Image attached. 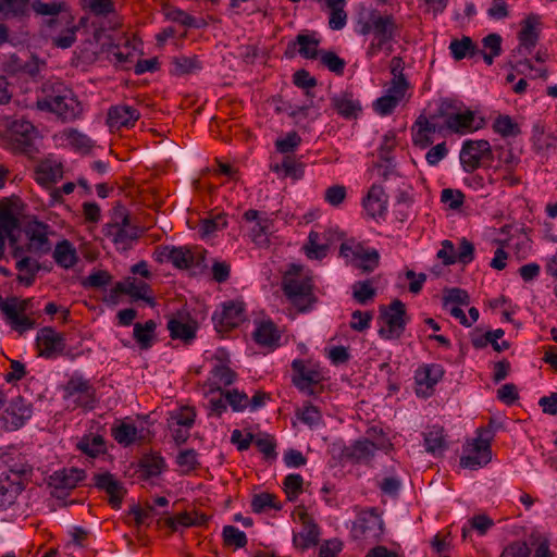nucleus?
I'll return each instance as SVG.
<instances>
[{
    "label": "nucleus",
    "mask_w": 557,
    "mask_h": 557,
    "mask_svg": "<svg viewBox=\"0 0 557 557\" xmlns=\"http://www.w3.org/2000/svg\"><path fill=\"white\" fill-rule=\"evenodd\" d=\"M45 96L37 101L40 110L55 114L63 122H73L81 117L83 106L72 89L61 82H48L44 85Z\"/></svg>",
    "instance_id": "nucleus-1"
},
{
    "label": "nucleus",
    "mask_w": 557,
    "mask_h": 557,
    "mask_svg": "<svg viewBox=\"0 0 557 557\" xmlns=\"http://www.w3.org/2000/svg\"><path fill=\"white\" fill-rule=\"evenodd\" d=\"M282 289L288 301L299 311L312 309L317 302L313 284L308 275L301 273V268L292 265L282 280Z\"/></svg>",
    "instance_id": "nucleus-2"
},
{
    "label": "nucleus",
    "mask_w": 557,
    "mask_h": 557,
    "mask_svg": "<svg viewBox=\"0 0 557 557\" xmlns=\"http://www.w3.org/2000/svg\"><path fill=\"white\" fill-rule=\"evenodd\" d=\"M392 444L381 429L371 428L366 436L345 448V457L357 463H369L376 450H385Z\"/></svg>",
    "instance_id": "nucleus-3"
},
{
    "label": "nucleus",
    "mask_w": 557,
    "mask_h": 557,
    "mask_svg": "<svg viewBox=\"0 0 557 557\" xmlns=\"http://www.w3.org/2000/svg\"><path fill=\"white\" fill-rule=\"evenodd\" d=\"M438 115L443 117L446 129L455 133H467L478 129L475 116L471 110H461L453 100H442L438 104Z\"/></svg>",
    "instance_id": "nucleus-4"
},
{
    "label": "nucleus",
    "mask_w": 557,
    "mask_h": 557,
    "mask_svg": "<svg viewBox=\"0 0 557 557\" xmlns=\"http://www.w3.org/2000/svg\"><path fill=\"white\" fill-rule=\"evenodd\" d=\"M491 440L490 431L480 429L478 437L467 444L466 454L460 458V466L471 470L486 466L492 459Z\"/></svg>",
    "instance_id": "nucleus-5"
},
{
    "label": "nucleus",
    "mask_w": 557,
    "mask_h": 557,
    "mask_svg": "<svg viewBox=\"0 0 557 557\" xmlns=\"http://www.w3.org/2000/svg\"><path fill=\"white\" fill-rule=\"evenodd\" d=\"M46 26L48 36L55 47L67 49L75 42L78 26L74 24V20L70 14H62L57 18H50L47 21Z\"/></svg>",
    "instance_id": "nucleus-6"
},
{
    "label": "nucleus",
    "mask_w": 557,
    "mask_h": 557,
    "mask_svg": "<svg viewBox=\"0 0 557 557\" xmlns=\"http://www.w3.org/2000/svg\"><path fill=\"white\" fill-rule=\"evenodd\" d=\"M294 370L293 383L294 385L307 395H313L319 388L323 375L318 366L307 364L306 361L296 359L292 363Z\"/></svg>",
    "instance_id": "nucleus-7"
},
{
    "label": "nucleus",
    "mask_w": 557,
    "mask_h": 557,
    "mask_svg": "<svg viewBox=\"0 0 557 557\" xmlns=\"http://www.w3.org/2000/svg\"><path fill=\"white\" fill-rule=\"evenodd\" d=\"M444 129H446V125L443 117L438 115V109L430 117L420 115L412 127L413 143L421 148H426L433 143L432 136Z\"/></svg>",
    "instance_id": "nucleus-8"
},
{
    "label": "nucleus",
    "mask_w": 557,
    "mask_h": 557,
    "mask_svg": "<svg viewBox=\"0 0 557 557\" xmlns=\"http://www.w3.org/2000/svg\"><path fill=\"white\" fill-rule=\"evenodd\" d=\"M64 397L77 407L94 408L96 391L88 380L82 376L71 377L64 387Z\"/></svg>",
    "instance_id": "nucleus-9"
},
{
    "label": "nucleus",
    "mask_w": 557,
    "mask_h": 557,
    "mask_svg": "<svg viewBox=\"0 0 557 557\" xmlns=\"http://www.w3.org/2000/svg\"><path fill=\"white\" fill-rule=\"evenodd\" d=\"M9 138L16 149L28 152L38 137L37 128L27 120L21 117L12 121L8 128Z\"/></svg>",
    "instance_id": "nucleus-10"
},
{
    "label": "nucleus",
    "mask_w": 557,
    "mask_h": 557,
    "mask_svg": "<svg viewBox=\"0 0 557 557\" xmlns=\"http://www.w3.org/2000/svg\"><path fill=\"white\" fill-rule=\"evenodd\" d=\"M117 289L123 290L124 297L128 296L132 301L143 302L150 309L159 310V305L156 302L151 288L147 283L128 276L117 282Z\"/></svg>",
    "instance_id": "nucleus-11"
},
{
    "label": "nucleus",
    "mask_w": 557,
    "mask_h": 557,
    "mask_svg": "<svg viewBox=\"0 0 557 557\" xmlns=\"http://www.w3.org/2000/svg\"><path fill=\"white\" fill-rule=\"evenodd\" d=\"M52 233L49 225L34 220L25 227V234L28 238L27 251L38 256L48 253L51 250V243L48 235Z\"/></svg>",
    "instance_id": "nucleus-12"
},
{
    "label": "nucleus",
    "mask_w": 557,
    "mask_h": 557,
    "mask_svg": "<svg viewBox=\"0 0 557 557\" xmlns=\"http://www.w3.org/2000/svg\"><path fill=\"white\" fill-rule=\"evenodd\" d=\"M119 221L109 225V234L113 237L114 244L119 249L126 250L139 237V230L129 222V216L121 212Z\"/></svg>",
    "instance_id": "nucleus-13"
},
{
    "label": "nucleus",
    "mask_w": 557,
    "mask_h": 557,
    "mask_svg": "<svg viewBox=\"0 0 557 557\" xmlns=\"http://www.w3.org/2000/svg\"><path fill=\"white\" fill-rule=\"evenodd\" d=\"M32 417V407L22 397L12 399L2 414L3 429L16 431Z\"/></svg>",
    "instance_id": "nucleus-14"
},
{
    "label": "nucleus",
    "mask_w": 557,
    "mask_h": 557,
    "mask_svg": "<svg viewBox=\"0 0 557 557\" xmlns=\"http://www.w3.org/2000/svg\"><path fill=\"white\" fill-rule=\"evenodd\" d=\"M382 520L373 511L362 512L357 520L354 522L351 528V534L354 539H364L375 541L382 532Z\"/></svg>",
    "instance_id": "nucleus-15"
},
{
    "label": "nucleus",
    "mask_w": 557,
    "mask_h": 557,
    "mask_svg": "<svg viewBox=\"0 0 557 557\" xmlns=\"http://www.w3.org/2000/svg\"><path fill=\"white\" fill-rule=\"evenodd\" d=\"M21 223L17 216L9 207L0 206V234L9 239L10 246L13 248V257L17 258L24 251L17 245L20 236Z\"/></svg>",
    "instance_id": "nucleus-16"
},
{
    "label": "nucleus",
    "mask_w": 557,
    "mask_h": 557,
    "mask_svg": "<svg viewBox=\"0 0 557 557\" xmlns=\"http://www.w3.org/2000/svg\"><path fill=\"white\" fill-rule=\"evenodd\" d=\"M491 153L492 149L487 140H469L462 146L460 161L465 171L472 172L479 168L481 160Z\"/></svg>",
    "instance_id": "nucleus-17"
},
{
    "label": "nucleus",
    "mask_w": 557,
    "mask_h": 557,
    "mask_svg": "<svg viewBox=\"0 0 557 557\" xmlns=\"http://www.w3.org/2000/svg\"><path fill=\"white\" fill-rule=\"evenodd\" d=\"M156 259L161 263H172L177 269H188L195 263V255L188 247H159L156 251Z\"/></svg>",
    "instance_id": "nucleus-18"
},
{
    "label": "nucleus",
    "mask_w": 557,
    "mask_h": 557,
    "mask_svg": "<svg viewBox=\"0 0 557 557\" xmlns=\"http://www.w3.org/2000/svg\"><path fill=\"white\" fill-rule=\"evenodd\" d=\"M404 61L400 57H394L389 63L392 79L389 81L386 94L404 100L410 88V83L404 75Z\"/></svg>",
    "instance_id": "nucleus-19"
},
{
    "label": "nucleus",
    "mask_w": 557,
    "mask_h": 557,
    "mask_svg": "<svg viewBox=\"0 0 557 557\" xmlns=\"http://www.w3.org/2000/svg\"><path fill=\"white\" fill-rule=\"evenodd\" d=\"M37 345L40 355L47 358L54 357L65 347L64 337L50 326L42 327L37 335Z\"/></svg>",
    "instance_id": "nucleus-20"
},
{
    "label": "nucleus",
    "mask_w": 557,
    "mask_h": 557,
    "mask_svg": "<svg viewBox=\"0 0 557 557\" xmlns=\"http://www.w3.org/2000/svg\"><path fill=\"white\" fill-rule=\"evenodd\" d=\"M168 329L172 339L190 344L196 337L198 324L189 315H177L168 322Z\"/></svg>",
    "instance_id": "nucleus-21"
},
{
    "label": "nucleus",
    "mask_w": 557,
    "mask_h": 557,
    "mask_svg": "<svg viewBox=\"0 0 557 557\" xmlns=\"http://www.w3.org/2000/svg\"><path fill=\"white\" fill-rule=\"evenodd\" d=\"M94 481L98 488L103 490L109 495V504L113 508H120L126 492L122 483L109 472L95 474Z\"/></svg>",
    "instance_id": "nucleus-22"
},
{
    "label": "nucleus",
    "mask_w": 557,
    "mask_h": 557,
    "mask_svg": "<svg viewBox=\"0 0 557 557\" xmlns=\"http://www.w3.org/2000/svg\"><path fill=\"white\" fill-rule=\"evenodd\" d=\"M331 106L344 119H356L361 112L358 99L350 90L341 91L331 97Z\"/></svg>",
    "instance_id": "nucleus-23"
},
{
    "label": "nucleus",
    "mask_w": 557,
    "mask_h": 557,
    "mask_svg": "<svg viewBox=\"0 0 557 557\" xmlns=\"http://www.w3.org/2000/svg\"><path fill=\"white\" fill-rule=\"evenodd\" d=\"M139 116V112L135 108L125 104H119L109 109L107 124L111 129L129 127L135 124Z\"/></svg>",
    "instance_id": "nucleus-24"
},
{
    "label": "nucleus",
    "mask_w": 557,
    "mask_h": 557,
    "mask_svg": "<svg viewBox=\"0 0 557 557\" xmlns=\"http://www.w3.org/2000/svg\"><path fill=\"white\" fill-rule=\"evenodd\" d=\"M470 305V296L467 290L453 287L445 288L442 295L443 309L449 313H465V308Z\"/></svg>",
    "instance_id": "nucleus-25"
},
{
    "label": "nucleus",
    "mask_w": 557,
    "mask_h": 557,
    "mask_svg": "<svg viewBox=\"0 0 557 557\" xmlns=\"http://www.w3.org/2000/svg\"><path fill=\"white\" fill-rule=\"evenodd\" d=\"M299 519L302 524V531L294 536L295 545L302 549L317 545L320 536L318 525L313 522V519L305 511L299 513Z\"/></svg>",
    "instance_id": "nucleus-26"
},
{
    "label": "nucleus",
    "mask_w": 557,
    "mask_h": 557,
    "mask_svg": "<svg viewBox=\"0 0 557 557\" xmlns=\"http://www.w3.org/2000/svg\"><path fill=\"white\" fill-rule=\"evenodd\" d=\"M24 488L23 480L12 479L3 472L0 475V507L12 505Z\"/></svg>",
    "instance_id": "nucleus-27"
},
{
    "label": "nucleus",
    "mask_w": 557,
    "mask_h": 557,
    "mask_svg": "<svg viewBox=\"0 0 557 557\" xmlns=\"http://www.w3.org/2000/svg\"><path fill=\"white\" fill-rule=\"evenodd\" d=\"M406 323L405 315H379V334L385 339L398 338L403 334Z\"/></svg>",
    "instance_id": "nucleus-28"
},
{
    "label": "nucleus",
    "mask_w": 557,
    "mask_h": 557,
    "mask_svg": "<svg viewBox=\"0 0 557 557\" xmlns=\"http://www.w3.org/2000/svg\"><path fill=\"white\" fill-rule=\"evenodd\" d=\"M540 25V16L536 14H529L522 22V28L518 35L520 46L531 50L536 46L539 40L537 26Z\"/></svg>",
    "instance_id": "nucleus-29"
},
{
    "label": "nucleus",
    "mask_w": 557,
    "mask_h": 557,
    "mask_svg": "<svg viewBox=\"0 0 557 557\" xmlns=\"http://www.w3.org/2000/svg\"><path fill=\"white\" fill-rule=\"evenodd\" d=\"M386 201L383 188L379 185H373L363 200V207L370 216L375 218L385 212Z\"/></svg>",
    "instance_id": "nucleus-30"
},
{
    "label": "nucleus",
    "mask_w": 557,
    "mask_h": 557,
    "mask_svg": "<svg viewBox=\"0 0 557 557\" xmlns=\"http://www.w3.org/2000/svg\"><path fill=\"white\" fill-rule=\"evenodd\" d=\"M85 478L83 470L71 468L57 471L51 475V485L57 490H72Z\"/></svg>",
    "instance_id": "nucleus-31"
},
{
    "label": "nucleus",
    "mask_w": 557,
    "mask_h": 557,
    "mask_svg": "<svg viewBox=\"0 0 557 557\" xmlns=\"http://www.w3.org/2000/svg\"><path fill=\"white\" fill-rule=\"evenodd\" d=\"M38 306L39 301H35L34 298L18 299L11 297L2 299L0 297V310L2 313H26L27 311L35 313L40 310Z\"/></svg>",
    "instance_id": "nucleus-32"
},
{
    "label": "nucleus",
    "mask_w": 557,
    "mask_h": 557,
    "mask_svg": "<svg viewBox=\"0 0 557 557\" xmlns=\"http://www.w3.org/2000/svg\"><path fill=\"white\" fill-rule=\"evenodd\" d=\"M425 450L434 456L442 455L447 449L444 429L438 425L429 428L424 433Z\"/></svg>",
    "instance_id": "nucleus-33"
},
{
    "label": "nucleus",
    "mask_w": 557,
    "mask_h": 557,
    "mask_svg": "<svg viewBox=\"0 0 557 557\" xmlns=\"http://www.w3.org/2000/svg\"><path fill=\"white\" fill-rule=\"evenodd\" d=\"M53 259L61 268L71 269L77 263L78 256L73 244L63 239L54 247Z\"/></svg>",
    "instance_id": "nucleus-34"
},
{
    "label": "nucleus",
    "mask_w": 557,
    "mask_h": 557,
    "mask_svg": "<svg viewBox=\"0 0 557 557\" xmlns=\"http://www.w3.org/2000/svg\"><path fill=\"white\" fill-rule=\"evenodd\" d=\"M494 158L497 160L495 172L497 170L515 171L520 164V156L510 145L496 146L494 148Z\"/></svg>",
    "instance_id": "nucleus-35"
},
{
    "label": "nucleus",
    "mask_w": 557,
    "mask_h": 557,
    "mask_svg": "<svg viewBox=\"0 0 557 557\" xmlns=\"http://www.w3.org/2000/svg\"><path fill=\"white\" fill-rule=\"evenodd\" d=\"M253 337L262 346H274L281 338V331L271 320H263L258 324Z\"/></svg>",
    "instance_id": "nucleus-36"
},
{
    "label": "nucleus",
    "mask_w": 557,
    "mask_h": 557,
    "mask_svg": "<svg viewBox=\"0 0 557 557\" xmlns=\"http://www.w3.org/2000/svg\"><path fill=\"white\" fill-rule=\"evenodd\" d=\"M305 248L310 259H321L325 257L329 249V234L311 231Z\"/></svg>",
    "instance_id": "nucleus-37"
},
{
    "label": "nucleus",
    "mask_w": 557,
    "mask_h": 557,
    "mask_svg": "<svg viewBox=\"0 0 557 557\" xmlns=\"http://www.w3.org/2000/svg\"><path fill=\"white\" fill-rule=\"evenodd\" d=\"M374 29L373 35L376 38L393 40L397 32V25L392 15H382L377 11L373 14Z\"/></svg>",
    "instance_id": "nucleus-38"
},
{
    "label": "nucleus",
    "mask_w": 557,
    "mask_h": 557,
    "mask_svg": "<svg viewBox=\"0 0 557 557\" xmlns=\"http://www.w3.org/2000/svg\"><path fill=\"white\" fill-rule=\"evenodd\" d=\"M379 261L380 255L377 250H367L363 247L362 249L357 250L355 258L349 260L354 268L359 269L364 273L374 271L379 265Z\"/></svg>",
    "instance_id": "nucleus-39"
},
{
    "label": "nucleus",
    "mask_w": 557,
    "mask_h": 557,
    "mask_svg": "<svg viewBox=\"0 0 557 557\" xmlns=\"http://www.w3.org/2000/svg\"><path fill=\"white\" fill-rule=\"evenodd\" d=\"M157 324L153 320H148L144 324L135 323L133 335L141 349H148L156 341Z\"/></svg>",
    "instance_id": "nucleus-40"
},
{
    "label": "nucleus",
    "mask_w": 557,
    "mask_h": 557,
    "mask_svg": "<svg viewBox=\"0 0 557 557\" xmlns=\"http://www.w3.org/2000/svg\"><path fill=\"white\" fill-rule=\"evenodd\" d=\"M325 3L330 10V28L334 30L344 28L347 23V13L344 10L346 0H325Z\"/></svg>",
    "instance_id": "nucleus-41"
},
{
    "label": "nucleus",
    "mask_w": 557,
    "mask_h": 557,
    "mask_svg": "<svg viewBox=\"0 0 557 557\" xmlns=\"http://www.w3.org/2000/svg\"><path fill=\"white\" fill-rule=\"evenodd\" d=\"M444 375V369L440 364H426L421 367L416 373L418 385H425L432 388Z\"/></svg>",
    "instance_id": "nucleus-42"
},
{
    "label": "nucleus",
    "mask_w": 557,
    "mask_h": 557,
    "mask_svg": "<svg viewBox=\"0 0 557 557\" xmlns=\"http://www.w3.org/2000/svg\"><path fill=\"white\" fill-rule=\"evenodd\" d=\"M62 137L75 150L87 153L94 147V141L85 134L78 132L76 128H67L62 132Z\"/></svg>",
    "instance_id": "nucleus-43"
},
{
    "label": "nucleus",
    "mask_w": 557,
    "mask_h": 557,
    "mask_svg": "<svg viewBox=\"0 0 557 557\" xmlns=\"http://www.w3.org/2000/svg\"><path fill=\"white\" fill-rule=\"evenodd\" d=\"M111 434L120 445L129 446L137 440L138 431L134 424L121 422L112 426Z\"/></svg>",
    "instance_id": "nucleus-44"
},
{
    "label": "nucleus",
    "mask_w": 557,
    "mask_h": 557,
    "mask_svg": "<svg viewBox=\"0 0 557 557\" xmlns=\"http://www.w3.org/2000/svg\"><path fill=\"white\" fill-rule=\"evenodd\" d=\"M16 268L21 272L18 275V281L26 286H29L34 283L35 275L40 267L38 262L32 258L23 257L16 262Z\"/></svg>",
    "instance_id": "nucleus-45"
},
{
    "label": "nucleus",
    "mask_w": 557,
    "mask_h": 557,
    "mask_svg": "<svg viewBox=\"0 0 557 557\" xmlns=\"http://www.w3.org/2000/svg\"><path fill=\"white\" fill-rule=\"evenodd\" d=\"M62 177V169L59 164L41 163L36 170V181L41 185L55 183Z\"/></svg>",
    "instance_id": "nucleus-46"
},
{
    "label": "nucleus",
    "mask_w": 557,
    "mask_h": 557,
    "mask_svg": "<svg viewBox=\"0 0 557 557\" xmlns=\"http://www.w3.org/2000/svg\"><path fill=\"white\" fill-rule=\"evenodd\" d=\"M77 448L84 454L95 457L99 454L104 453L106 444L101 435H89L84 436L78 443Z\"/></svg>",
    "instance_id": "nucleus-47"
},
{
    "label": "nucleus",
    "mask_w": 557,
    "mask_h": 557,
    "mask_svg": "<svg viewBox=\"0 0 557 557\" xmlns=\"http://www.w3.org/2000/svg\"><path fill=\"white\" fill-rule=\"evenodd\" d=\"M475 48V44L468 36H463L461 39H454L449 45L450 53L457 61L462 60L467 55L474 54Z\"/></svg>",
    "instance_id": "nucleus-48"
},
{
    "label": "nucleus",
    "mask_w": 557,
    "mask_h": 557,
    "mask_svg": "<svg viewBox=\"0 0 557 557\" xmlns=\"http://www.w3.org/2000/svg\"><path fill=\"white\" fill-rule=\"evenodd\" d=\"M201 69L200 62L196 57H176L172 61V74L181 76L190 74Z\"/></svg>",
    "instance_id": "nucleus-49"
},
{
    "label": "nucleus",
    "mask_w": 557,
    "mask_h": 557,
    "mask_svg": "<svg viewBox=\"0 0 557 557\" xmlns=\"http://www.w3.org/2000/svg\"><path fill=\"white\" fill-rule=\"evenodd\" d=\"M296 42L299 45V54L306 59H317L320 55L318 51L319 39L313 36L299 34L296 37Z\"/></svg>",
    "instance_id": "nucleus-50"
},
{
    "label": "nucleus",
    "mask_w": 557,
    "mask_h": 557,
    "mask_svg": "<svg viewBox=\"0 0 557 557\" xmlns=\"http://www.w3.org/2000/svg\"><path fill=\"white\" fill-rule=\"evenodd\" d=\"M215 331L222 336L228 334L244 322L243 315H212Z\"/></svg>",
    "instance_id": "nucleus-51"
},
{
    "label": "nucleus",
    "mask_w": 557,
    "mask_h": 557,
    "mask_svg": "<svg viewBox=\"0 0 557 557\" xmlns=\"http://www.w3.org/2000/svg\"><path fill=\"white\" fill-rule=\"evenodd\" d=\"M178 528L202 527L206 525L209 518L197 511H183L174 516Z\"/></svg>",
    "instance_id": "nucleus-52"
},
{
    "label": "nucleus",
    "mask_w": 557,
    "mask_h": 557,
    "mask_svg": "<svg viewBox=\"0 0 557 557\" xmlns=\"http://www.w3.org/2000/svg\"><path fill=\"white\" fill-rule=\"evenodd\" d=\"M196 412L190 407H182L181 409L171 412L169 422L176 424V426H184L190 429L195 422Z\"/></svg>",
    "instance_id": "nucleus-53"
},
{
    "label": "nucleus",
    "mask_w": 557,
    "mask_h": 557,
    "mask_svg": "<svg viewBox=\"0 0 557 557\" xmlns=\"http://www.w3.org/2000/svg\"><path fill=\"white\" fill-rule=\"evenodd\" d=\"M352 296L358 304L366 305L375 296V289L369 281L356 282L352 285Z\"/></svg>",
    "instance_id": "nucleus-54"
},
{
    "label": "nucleus",
    "mask_w": 557,
    "mask_h": 557,
    "mask_svg": "<svg viewBox=\"0 0 557 557\" xmlns=\"http://www.w3.org/2000/svg\"><path fill=\"white\" fill-rule=\"evenodd\" d=\"M222 534L225 545H234L237 548L247 545L246 534L234 525H225Z\"/></svg>",
    "instance_id": "nucleus-55"
},
{
    "label": "nucleus",
    "mask_w": 557,
    "mask_h": 557,
    "mask_svg": "<svg viewBox=\"0 0 557 557\" xmlns=\"http://www.w3.org/2000/svg\"><path fill=\"white\" fill-rule=\"evenodd\" d=\"M64 5L65 4L63 2L53 1L46 3L40 0H34L32 3L33 10L38 15L51 16V18L59 17L58 15L62 12Z\"/></svg>",
    "instance_id": "nucleus-56"
},
{
    "label": "nucleus",
    "mask_w": 557,
    "mask_h": 557,
    "mask_svg": "<svg viewBox=\"0 0 557 557\" xmlns=\"http://www.w3.org/2000/svg\"><path fill=\"white\" fill-rule=\"evenodd\" d=\"M251 507L255 512H262L267 508L281 509V505L276 502V497L273 494L261 493L255 495L251 502Z\"/></svg>",
    "instance_id": "nucleus-57"
},
{
    "label": "nucleus",
    "mask_w": 557,
    "mask_h": 557,
    "mask_svg": "<svg viewBox=\"0 0 557 557\" xmlns=\"http://www.w3.org/2000/svg\"><path fill=\"white\" fill-rule=\"evenodd\" d=\"M5 322L20 334L36 326V321L30 315H5Z\"/></svg>",
    "instance_id": "nucleus-58"
},
{
    "label": "nucleus",
    "mask_w": 557,
    "mask_h": 557,
    "mask_svg": "<svg viewBox=\"0 0 557 557\" xmlns=\"http://www.w3.org/2000/svg\"><path fill=\"white\" fill-rule=\"evenodd\" d=\"M320 61L331 72L335 74H343L345 69V61L332 51H321Z\"/></svg>",
    "instance_id": "nucleus-59"
},
{
    "label": "nucleus",
    "mask_w": 557,
    "mask_h": 557,
    "mask_svg": "<svg viewBox=\"0 0 557 557\" xmlns=\"http://www.w3.org/2000/svg\"><path fill=\"white\" fill-rule=\"evenodd\" d=\"M30 0H0V12L14 16L24 15Z\"/></svg>",
    "instance_id": "nucleus-60"
},
{
    "label": "nucleus",
    "mask_w": 557,
    "mask_h": 557,
    "mask_svg": "<svg viewBox=\"0 0 557 557\" xmlns=\"http://www.w3.org/2000/svg\"><path fill=\"white\" fill-rule=\"evenodd\" d=\"M494 129L503 136H517L520 133L518 124L508 115L496 119Z\"/></svg>",
    "instance_id": "nucleus-61"
},
{
    "label": "nucleus",
    "mask_w": 557,
    "mask_h": 557,
    "mask_svg": "<svg viewBox=\"0 0 557 557\" xmlns=\"http://www.w3.org/2000/svg\"><path fill=\"white\" fill-rule=\"evenodd\" d=\"M304 480L300 474H288L284 480V488L289 500H295L302 492Z\"/></svg>",
    "instance_id": "nucleus-62"
},
{
    "label": "nucleus",
    "mask_w": 557,
    "mask_h": 557,
    "mask_svg": "<svg viewBox=\"0 0 557 557\" xmlns=\"http://www.w3.org/2000/svg\"><path fill=\"white\" fill-rule=\"evenodd\" d=\"M197 456L194 449H185L177 455L176 462L185 472H189L199 466Z\"/></svg>",
    "instance_id": "nucleus-63"
},
{
    "label": "nucleus",
    "mask_w": 557,
    "mask_h": 557,
    "mask_svg": "<svg viewBox=\"0 0 557 557\" xmlns=\"http://www.w3.org/2000/svg\"><path fill=\"white\" fill-rule=\"evenodd\" d=\"M531 549L524 542H512L506 546L499 557H530Z\"/></svg>",
    "instance_id": "nucleus-64"
}]
</instances>
